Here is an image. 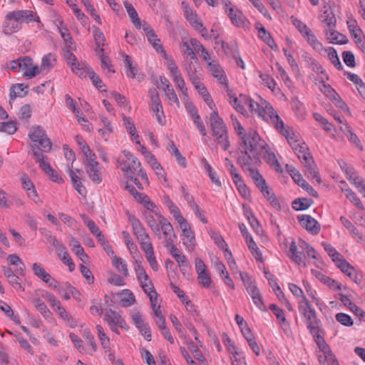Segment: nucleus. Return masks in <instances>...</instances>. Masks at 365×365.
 Returning <instances> with one entry per match:
<instances>
[{
    "mask_svg": "<svg viewBox=\"0 0 365 365\" xmlns=\"http://www.w3.org/2000/svg\"><path fill=\"white\" fill-rule=\"evenodd\" d=\"M35 308L41 314V315L47 320L52 319V313L48 309L46 304L40 299L34 300Z\"/></svg>",
    "mask_w": 365,
    "mask_h": 365,
    "instance_id": "052dcab7",
    "label": "nucleus"
},
{
    "mask_svg": "<svg viewBox=\"0 0 365 365\" xmlns=\"http://www.w3.org/2000/svg\"><path fill=\"white\" fill-rule=\"evenodd\" d=\"M262 150H257L250 153H245L242 156H237V163L242 170L247 173L253 180L257 188L261 187L267 182L262 175L257 170V167L261 165V156Z\"/></svg>",
    "mask_w": 365,
    "mask_h": 365,
    "instance_id": "39448f33",
    "label": "nucleus"
},
{
    "mask_svg": "<svg viewBox=\"0 0 365 365\" xmlns=\"http://www.w3.org/2000/svg\"><path fill=\"white\" fill-rule=\"evenodd\" d=\"M104 321L106 322L109 326L119 324V327L123 328L125 325V322L121 316L111 309L106 311L104 315Z\"/></svg>",
    "mask_w": 365,
    "mask_h": 365,
    "instance_id": "2f4dec72",
    "label": "nucleus"
},
{
    "mask_svg": "<svg viewBox=\"0 0 365 365\" xmlns=\"http://www.w3.org/2000/svg\"><path fill=\"white\" fill-rule=\"evenodd\" d=\"M142 29L145 32L148 41L152 45L153 48L156 51L157 53L161 54L165 58L167 57V53L160 42V38H158L154 30L150 27V26L145 21L142 23Z\"/></svg>",
    "mask_w": 365,
    "mask_h": 365,
    "instance_id": "ddd939ff",
    "label": "nucleus"
},
{
    "mask_svg": "<svg viewBox=\"0 0 365 365\" xmlns=\"http://www.w3.org/2000/svg\"><path fill=\"white\" fill-rule=\"evenodd\" d=\"M19 14L21 17V20L22 24H29L31 22H37L40 23V19L39 16L37 15V14L31 10H18Z\"/></svg>",
    "mask_w": 365,
    "mask_h": 365,
    "instance_id": "603ef678",
    "label": "nucleus"
},
{
    "mask_svg": "<svg viewBox=\"0 0 365 365\" xmlns=\"http://www.w3.org/2000/svg\"><path fill=\"white\" fill-rule=\"evenodd\" d=\"M7 261L11 265H16V268L15 272L16 274L24 276L25 274V265L21 258L16 254L9 255L7 257Z\"/></svg>",
    "mask_w": 365,
    "mask_h": 365,
    "instance_id": "09e8293b",
    "label": "nucleus"
},
{
    "mask_svg": "<svg viewBox=\"0 0 365 365\" xmlns=\"http://www.w3.org/2000/svg\"><path fill=\"white\" fill-rule=\"evenodd\" d=\"M113 265L115 267L116 270L121 273L123 277H127L129 274L128 265L126 262L121 257H118L116 255H113L111 257Z\"/></svg>",
    "mask_w": 365,
    "mask_h": 365,
    "instance_id": "8fccbe9b",
    "label": "nucleus"
},
{
    "mask_svg": "<svg viewBox=\"0 0 365 365\" xmlns=\"http://www.w3.org/2000/svg\"><path fill=\"white\" fill-rule=\"evenodd\" d=\"M21 26L16 22L15 20L7 13L5 16L4 21L2 25V31L6 35H11L18 32L21 29Z\"/></svg>",
    "mask_w": 365,
    "mask_h": 365,
    "instance_id": "a878e982",
    "label": "nucleus"
},
{
    "mask_svg": "<svg viewBox=\"0 0 365 365\" xmlns=\"http://www.w3.org/2000/svg\"><path fill=\"white\" fill-rule=\"evenodd\" d=\"M240 97V101L248 107L251 113L257 114L265 122L273 125L275 129L282 127V119L269 102L260 96L257 97L258 101L246 95L241 94Z\"/></svg>",
    "mask_w": 365,
    "mask_h": 365,
    "instance_id": "7ed1b4c3",
    "label": "nucleus"
},
{
    "mask_svg": "<svg viewBox=\"0 0 365 365\" xmlns=\"http://www.w3.org/2000/svg\"><path fill=\"white\" fill-rule=\"evenodd\" d=\"M210 123L215 141L222 150H227L230 146L227 130L223 120L219 116L216 110L210 113Z\"/></svg>",
    "mask_w": 365,
    "mask_h": 365,
    "instance_id": "423d86ee",
    "label": "nucleus"
},
{
    "mask_svg": "<svg viewBox=\"0 0 365 365\" xmlns=\"http://www.w3.org/2000/svg\"><path fill=\"white\" fill-rule=\"evenodd\" d=\"M324 250L328 255L331 258L332 261L335 263L336 266L342 271V259H341V254L330 244L322 242Z\"/></svg>",
    "mask_w": 365,
    "mask_h": 365,
    "instance_id": "f704fd0d",
    "label": "nucleus"
},
{
    "mask_svg": "<svg viewBox=\"0 0 365 365\" xmlns=\"http://www.w3.org/2000/svg\"><path fill=\"white\" fill-rule=\"evenodd\" d=\"M246 290L251 297L254 304L261 311L267 312V308L264 306L262 294L256 283L247 287Z\"/></svg>",
    "mask_w": 365,
    "mask_h": 365,
    "instance_id": "b1692460",
    "label": "nucleus"
},
{
    "mask_svg": "<svg viewBox=\"0 0 365 365\" xmlns=\"http://www.w3.org/2000/svg\"><path fill=\"white\" fill-rule=\"evenodd\" d=\"M101 60V67L104 73L106 74L114 73L115 70L113 69V65L108 58V56L103 54V53L97 52Z\"/></svg>",
    "mask_w": 365,
    "mask_h": 365,
    "instance_id": "e2e57ef3",
    "label": "nucleus"
},
{
    "mask_svg": "<svg viewBox=\"0 0 365 365\" xmlns=\"http://www.w3.org/2000/svg\"><path fill=\"white\" fill-rule=\"evenodd\" d=\"M29 139L36 144L39 150L45 153H48L51 150L52 144L50 139L48 138L45 130L41 125L32 126L28 133Z\"/></svg>",
    "mask_w": 365,
    "mask_h": 365,
    "instance_id": "6e6552de",
    "label": "nucleus"
},
{
    "mask_svg": "<svg viewBox=\"0 0 365 365\" xmlns=\"http://www.w3.org/2000/svg\"><path fill=\"white\" fill-rule=\"evenodd\" d=\"M182 230L181 240L187 252H192L195 247V237L194 232L186 220L178 223Z\"/></svg>",
    "mask_w": 365,
    "mask_h": 365,
    "instance_id": "f8f14e48",
    "label": "nucleus"
},
{
    "mask_svg": "<svg viewBox=\"0 0 365 365\" xmlns=\"http://www.w3.org/2000/svg\"><path fill=\"white\" fill-rule=\"evenodd\" d=\"M262 154L264 159L270 166H274L277 170L281 168L280 164L279 163L274 153L270 150L267 143L264 148L262 149Z\"/></svg>",
    "mask_w": 365,
    "mask_h": 365,
    "instance_id": "49530a36",
    "label": "nucleus"
},
{
    "mask_svg": "<svg viewBox=\"0 0 365 365\" xmlns=\"http://www.w3.org/2000/svg\"><path fill=\"white\" fill-rule=\"evenodd\" d=\"M180 52L183 56L190 57L191 60L197 61V56L193 51V48L190 43V38H183L182 41L179 45Z\"/></svg>",
    "mask_w": 365,
    "mask_h": 365,
    "instance_id": "a18cd8bd",
    "label": "nucleus"
},
{
    "mask_svg": "<svg viewBox=\"0 0 365 365\" xmlns=\"http://www.w3.org/2000/svg\"><path fill=\"white\" fill-rule=\"evenodd\" d=\"M298 308L307 329L319 349H324L325 350L327 349V342L324 339V331L322 329V322L317 318L314 309L310 305L308 300L305 299L302 303L298 304Z\"/></svg>",
    "mask_w": 365,
    "mask_h": 365,
    "instance_id": "20e7f679",
    "label": "nucleus"
},
{
    "mask_svg": "<svg viewBox=\"0 0 365 365\" xmlns=\"http://www.w3.org/2000/svg\"><path fill=\"white\" fill-rule=\"evenodd\" d=\"M129 220L133 227V235L137 238L140 248L148 247V245H152L149 235L140 222L134 216H130L129 217Z\"/></svg>",
    "mask_w": 365,
    "mask_h": 365,
    "instance_id": "9b49d317",
    "label": "nucleus"
},
{
    "mask_svg": "<svg viewBox=\"0 0 365 365\" xmlns=\"http://www.w3.org/2000/svg\"><path fill=\"white\" fill-rule=\"evenodd\" d=\"M289 173L293 180L301 187H302L304 190H306L309 195L317 197L318 193L310 185L302 176L298 170L295 168H291L287 170Z\"/></svg>",
    "mask_w": 365,
    "mask_h": 365,
    "instance_id": "6ab92c4d",
    "label": "nucleus"
},
{
    "mask_svg": "<svg viewBox=\"0 0 365 365\" xmlns=\"http://www.w3.org/2000/svg\"><path fill=\"white\" fill-rule=\"evenodd\" d=\"M303 37L307 40V43L317 52H321L323 51L324 48L322 44L317 40L315 35L311 31H308L307 34H305Z\"/></svg>",
    "mask_w": 365,
    "mask_h": 365,
    "instance_id": "bf43d9fd",
    "label": "nucleus"
},
{
    "mask_svg": "<svg viewBox=\"0 0 365 365\" xmlns=\"http://www.w3.org/2000/svg\"><path fill=\"white\" fill-rule=\"evenodd\" d=\"M221 3L225 13L227 15L233 26L238 28L246 26L247 21L246 16L230 0H222Z\"/></svg>",
    "mask_w": 365,
    "mask_h": 365,
    "instance_id": "1a4fd4ad",
    "label": "nucleus"
},
{
    "mask_svg": "<svg viewBox=\"0 0 365 365\" xmlns=\"http://www.w3.org/2000/svg\"><path fill=\"white\" fill-rule=\"evenodd\" d=\"M101 122L103 125L102 128L98 129L99 134L105 138V140H107L106 137L113 133V127L110 124V121L104 116H101Z\"/></svg>",
    "mask_w": 365,
    "mask_h": 365,
    "instance_id": "338daca9",
    "label": "nucleus"
},
{
    "mask_svg": "<svg viewBox=\"0 0 365 365\" xmlns=\"http://www.w3.org/2000/svg\"><path fill=\"white\" fill-rule=\"evenodd\" d=\"M276 130L286 138L294 153L297 155L301 163L305 166L312 178L318 183H321L322 180L317 168V165L312 156L309 152V148L306 143L303 140L297 139V136L289 127H285L284 122H282V127L276 128Z\"/></svg>",
    "mask_w": 365,
    "mask_h": 365,
    "instance_id": "f257e3e1",
    "label": "nucleus"
},
{
    "mask_svg": "<svg viewBox=\"0 0 365 365\" xmlns=\"http://www.w3.org/2000/svg\"><path fill=\"white\" fill-rule=\"evenodd\" d=\"M183 14L185 19L192 28L196 26V25L201 26L202 21L198 18L196 12L192 9H186Z\"/></svg>",
    "mask_w": 365,
    "mask_h": 365,
    "instance_id": "69168bd1",
    "label": "nucleus"
},
{
    "mask_svg": "<svg viewBox=\"0 0 365 365\" xmlns=\"http://www.w3.org/2000/svg\"><path fill=\"white\" fill-rule=\"evenodd\" d=\"M57 254L62 262L68 266L70 272H72L75 269V264L73 263L71 256L68 254V252L66 247L63 245L60 247L57 250Z\"/></svg>",
    "mask_w": 365,
    "mask_h": 365,
    "instance_id": "c03bdc74",
    "label": "nucleus"
},
{
    "mask_svg": "<svg viewBox=\"0 0 365 365\" xmlns=\"http://www.w3.org/2000/svg\"><path fill=\"white\" fill-rule=\"evenodd\" d=\"M289 258L297 264L306 266L304 261L305 256L302 252L298 251L297 246L294 241H292L289 245Z\"/></svg>",
    "mask_w": 365,
    "mask_h": 365,
    "instance_id": "473e14b6",
    "label": "nucleus"
},
{
    "mask_svg": "<svg viewBox=\"0 0 365 365\" xmlns=\"http://www.w3.org/2000/svg\"><path fill=\"white\" fill-rule=\"evenodd\" d=\"M70 247H71V250L79 257L82 262H86L88 257L86 254L80 242L76 238L71 237L70 241Z\"/></svg>",
    "mask_w": 365,
    "mask_h": 365,
    "instance_id": "3c124183",
    "label": "nucleus"
},
{
    "mask_svg": "<svg viewBox=\"0 0 365 365\" xmlns=\"http://www.w3.org/2000/svg\"><path fill=\"white\" fill-rule=\"evenodd\" d=\"M351 37L359 48L365 51V36L361 29L354 30L349 33Z\"/></svg>",
    "mask_w": 365,
    "mask_h": 365,
    "instance_id": "13d9d810",
    "label": "nucleus"
},
{
    "mask_svg": "<svg viewBox=\"0 0 365 365\" xmlns=\"http://www.w3.org/2000/svg\"><path fill=\"white\" fill-rule=\"evenodd\" d=\"M145 215L148 227L151 229V230L153 232L155 235L158 237V239H162L163 231L160 224V217L163 216L158 215V222H157L151 212L145 213Z\"/></svg>",
    "mask_w": 365,
    "mask_h": 365,
    "instance_id": "bb28decb",
    "label": "nucleus"
},
{
    "mask_svg": "<svg viewBox=\"0 0 365 365\" xmlns=\"http://www.w3.org/2000/svg\"><path fill=\"white\" fill-rule=\"evenodd\" d=\"M344 274L347 276L351 281L359 285L363 281V274L360 270L356 269L349 262L344 259Z\"/></svg>",
    "mask_w": 365,
    "mask_h": 365,
    "instance_id": "4be33fe9",
    "label": "nucleus"
},
{
    "mask_svg": "<svg viewBox=\"0 0 365 365\" xmlns=\"http://www.w3.org/2000/svg\"><path fill=\"white\" fill-rule=\"evenodd\" d=\"M231 120L236 133L240 138L237 156H242L245 153L248 154L252 152L262 150L266 145V142L260 138L255 130H250L245 132L243 126L233 115H231Z\"/></svg>",
    "mask_w": 365,
    "mask_h": 365,
    "instance_id": "f03ea898",
    "label": "nucleus"
},
{
    "mask_svg": "<svg viewBox=\"0 0 365 365\" xmlns=\"http://www.w3.org/2000/svg\"><path fill=\"white\" fill-rule=\"evenodd\" d=\"M141 249L145 252V257L151 269L153 271H157L158 269V264L154 255L153 245H148V247H145Z\"/></svg>",
    "mask_w": 365,
    "mask_h": 365,
    "instance_id": "4d7b16f0",
    "label": "nucleus"
},
{
    "mask_svg": "<svg viewBox=\"0 0 365 365\" xmlns=\"http://www.w3.org/2000/svg\"><path fill=\"white\" fill-rule=\"evenodd\" d=\"M120 304L123 307H128L135 302L133 293L129 289H124L120 293Z\"/></svg>",
    "mask_w": 365,
    "mask_h": 365,
    "instance_id": "5fc2aeb1",
    "label": "nucleus"
},
{
    "mask_svg": "<svg viewBox=\"0 0 365 365\" xmlns=\"http://www.w3.org/2000/svg\"><path fill=\"white\" fill-rule=\"evenodd\" d=\"M160 224L163 231V237L164 246L169 250V254L174 258H177L180 254V251L174 245L177 237L174 232L173 227L170 222L164 217H160Z\"/></svg>",
    "mask_w": 365,
    "mask_h": 365,
    "instance_id": "0eeeda50",
    "label": "nucleus"
},
{
    "mask_svg": "<svg viewBox=\"0 0 365 365\" xmlns=\"http://www.w3.org/2000/svg\"><path fill=\"white\" fill-rule=\"evenodd\" d=\"M297 220L302 227L312 235H317L320 231V225L311 215H302L297 217Z\"/></svg>",
    "mask_w": 365,
    "mask_h": 365,
    "instance_id": "aec40b11",
    "label": "nucleus"
},
{
    "mask_svg": "<svg viewBox=\"0 0 365 365\" xmlns=\"http://www.w3.org/2000/svg\"><path fill=\"white\" fill-rule=\"evenodd\" d=\"M269 308L275 315L280 326L286 325L287 319L284 311L275 304H271Z\"/></svg>",
    "mask_w": 365,
    "mask_h": 365,
    "instance_id": "774afa93",
    "label": "nucleus"
},
{
    "mask_svg": "<svg viewBox=\"0 0 365 365\" xmlns=\"http://www.w3.org/2000/svg\"><path fill=\"white\" fill-rule=\"evenodd\" d=\"M307 62L309 68L317 73L318 78L317 79H321L322 81L329 80V76L326 71L317 61L314 58H309Z\"/></svg>",
    "mask_w": 365,
    "mask_h": 365,
    "instance_id": "72a5a7b5",
    "label": "nucleus"
},
{
    "mask_svg": "<svg viewBox=\"0 0 365 365\" xmlns=\"http://www.w3.org/2000/svg\"><path fill=\"white\" fill-rule=\"evenodd\" d=\"M344 226L349 231L351 236L362 246L365 247V237L360 231L348 220L344 222Z\"/></svg>",
    "mask_w": 365,
    "mask_h": 365,
    "instance_id": "ea45409f",
    "label": "nucleus"
},
{
    "mask_svg": "<svg viewBox=\"0 0 365 365\" xmlns=\"http://www.w3.org/2000/svg\"><path fill=\"white\" fill-rule=\"evenodd\" d=\"M299 246L302 250H305L308 257L316 259V262H315L316 265L318 267H321L320 264H322V262L319 260V259L317 255L316 250L312 246H310L308 243H307L305 241H303V240L301 241V245Z\"/></svg>",
    "mask_w": 365,
    "mask_h": 365,
    "instance_id": "680f3d73",
    "label": "nucleus"
},
{
    "mask_svg": "<svg viewBox=\"0 0 365 365\" xmlns=\"http://www.w3.org/2000/svg\"><path fill=\"white\" fill-rule=\"evenodd\" d=\"M122 153L126 159L118 160V166L127 177L135 175L138 168L140 167V161L130 151L125 150Z\"/></svg>",
    "mask_w": 365,
    "mask_h": 365,
    "instance_id": "9d476101",
    "label": "nucleus"
},
{
    "mask_svg": "<svg viewBox=\"0 0 365 365\" xmlns=\"http://www.w3.org/2000/svg\"><path fill=\"white\" fill-rule=\"evenodd\" d=\"M327 81H322L321 79H315V83L318 85L319 89L331 101L336 102V104L339 103V101H337V97H339V96L329 84L326 83Z\"/></svg>",
    "mask_w": 365,
    "mask_h": 365,
    "instance_id": "393cba45",
    "label": "nucleus"
},
{
    "mask_svg": "<svg viewBox=\"0 0 365 365\" xmlns=\"http://www.w3.org/2000/svg\"><path fill=\"white\" fill-rule=\"evenodd\" d=\"M255 29L258 31L259 37L272 49L277 50V46L271 34L260 24H255Z\"/></svg>",
    "mask_w": 365,
    "mask_h": 365,
    "instance_id": "c85d7f7f",
    "label": "nucleus"
},
{
    "mask_svg": "<svg viewBox=\"0 0 365 365\" xmlns=\"http://www.w3.org/2000/svg\"><path fill=\"white\" fill-rule=\"evenodd\" d=\"M124 58L126 76L130 78H135L137 77L139 81H142L143 78V75L138 74V68L137 66L133 65L130 57L128 55L125 54Z\"/></svg>",
    "mask_w": 365,
    "mask_h": 365,
    "instance_id": "7c9ffc66",
    "label": "nucleus"
},
{
    "mask_svg": "<svg viewBox=\"0 0 365 365\" xmlns=\"http://www.w3.org/2000/svg\"><path fill=\"white\" fill-rule=\"evenodd\" d=\"M313 203L309 198H297L292 202V208L297 211L308 209Z\"/></svg>",
    "mask_w": 365,
    "mask_h": 365,
    "instance_id": "0e129e2a",
    "label": "nucleus"
},
{
    "mask_svg": "<svg viewBox=\"0 0 365 365\" xmlns=\"http://www.w3.org/2000/svg\"><path fill=\"white\" fill-rule=\"evenodd\" d=\"M93 38L96 42V51L103 53L104 49L103 48L105 42V36L103 33L98 27L93 26Z\"/></svg>",
    "mask_w": 365,
    "mask_h": 365,
    "instance_id": "6e6d98bb",
    "label": "nucleus"
},
{
    "mask_svg": "<svg viewBox=\"0 0 365 365\" xmlns=\"http://www.w3.org/2000/svg\"><path fill=\"white\" fill-rule=\"evenodd\" d=\"M56 26L61 37L64 42V48H76L75 42L70 34L68 29L64 26L62 19H58L56 21Z\"/></svg>",
    "mask_w": 365,
    "mask_h": 365,
    "instance_id": "5701e85b",
    "label": "nucleus"
},
{
    "mask_svg": "<svg viewBox=\"0 0 365 365\" xmlns=\"http://www.w3.org/2000/svg\"><path fill=\"white\" fill-rule=\"evenodd\" d=\"M84 166L88 176L93 183L99 184L102 182L99 163L86 165Z\"/></svg>",
    "mask_w": 365,
    "mask_h": 365,
    "instance_id": "c756f323",
    "label": "nucleus"
},
{
    "mask_svg": "<svg viewBox=\"0 0 365 365\" xmlns=\"http://www.w3.org/2000/svg\"><path fill=\"white\" fill-rule=\"evenodd\" d=\"M262 195L270 202L272 207L279 210L281 208L280 204L276 197L275 195L272 192V189L266 183L261 187L258 188Z\"/></svg>",
    "mask_w": 365,
    "mask_h": 365,
    "instance_id": "e433bc0d",
    "label": "nucleus"
},
{
    "mask_svg": "<svg viewBox=\"0 0 365 365\" xmlns=\"http://www.w3.org/2000/svg\"><path fill=\"white\" fill-rule=\"evenodd\" d=\"M345 173L347 180L365 197V184L356 170L351 166H348L345 169Z\"/></svg>",
    "mask_w": 365,
    "mask_h": 365,
    "instance_id": "a211bd4d",
    "label": "nucleus"
},
{
    "mask_svg": "<svg viewBox=\"0 0 365 365\" xmlns=\"http://www.w3.org/2000/svg\"><path fill=\"white\" fill-rule=\"evenodd\" d=\"M262 195L270 202L272 207L279 210L281 208L280 204L276 197L275 195L272 192V189L266 183L261 187L258 188Z\"/></svg>",
    "mask_w": 365,
    "mask_h": 365,
    "instance_id": "c9c22d12",
    "label": "nucleus"
},
{
    "mask_svg": "<svg viewBox=\"0 0 365 365\" xmlns=\"http://www.w3.org/2000/svg\"><path fill=\"white\" fill-rule=\"evenodd\" d=\"M344 135H346L347 140L353 145L355 148L359 149L360 151L364 150L363 145L357 136V135L352 130L351 128L346 124L345 130H344Z\"/></svg>",
    "mask_w": 365,
    "mask_h": 365,
    "instance_id": "a19ab883",
    "label": "nucleus"
},
{
    "mask_svg": "<svg viewBox=\"0 0 365 365\" xmlns=\"http://www.w3.org/2000/svg\"><path fill=\"white\" fill-rule=\"evenodd\" d=\"M123 125L125 126L127 132L130 135L131 140L136 144L140 143L139 135H138L133 121L130 117L123 116Z\"/></svg>",
    "mask_w": 365,
    "mask_h": 365,
    "instance_id": "37998d69",
    "label": "nucleus"
},
{
    "mask_svg": "<svg viewBox=\"0 0 365 365\" xmlns=\"http://www.w3.org/2000/svg\"><path fill=\"white\" fill-rule=\"evenodd\" d=\"M56 62V56L51 53L44 55L41 59V66H38L39 73H48L53 69Z\"/></svg>",
    "mask_w": 365,
    "mask_h": 365,
    "instance_id": "cd10ccee",
    "label": "nucleus"
},
{
    "mask_svg": "<svg viewBox=\"0 0 365 365\" xmlns=\"http://www.w3.org/2000/svg\"><path fill=\"white\" fill-rule=\"evenodd\" d=\"M124 6L132 23L136 29H140L142 26V24L138 18V13L135 8L128 1H125Z\"/></svg>",
    "mask_w": 365,
    "mask_h": 365,
    "instance_id": "864d4df0",
    "label": "nucleus"
},
{
    "mask_svg": "<svg viewBox=\"0 0 365 365\" xmlns=\"http://www.w3.org/2000/svg\"><path fill=\"white\" fill-rule=\"evenodd\" d=\"M149 96L150 98L151 105L150 110L154 113H158V111H163V106L161 103V101L159 97V94L155 89L150 90L148 92Z\"/></svg>",
    "mask_w": 365,
    "mask_h": 365,
    "instance_id": "de8ad7c7",
    "label": "nucleus"
},
{
    "mask_svg": "<svg viewBox=\"0 0 365 365\" xmlns=\"http://www.w3.org/2000/svg\"><path fill=\"white\" fill-rule=\"evenodd\" d=\"M344 74L356 86L360 96L365 99V84L361 78L357 74L351 72H344Z\"/></svg>",
    "mask_w": 365,
    "mask_h": 365,
    "instance_id": "58836bf2",
    "label": "nucleus"
},
{
    "mask_svg": "<svg viewBox=\"0 0 365 365\" xmlns=\"http://www.w3.org/2000/svg\"><path fill=\"white\" fill-rule=\"evenodd\" d=\"M32 150V155L35 159L36 163L38 164L39 168L46 174L48 172H51V166L48 160V157L44 155L43 151H41L39 148L35 144L30 145Z\"/></svg>",
    "mask_w": 365,
    "mask_h": 365,
    "instance_id": "f3484780",
    "label": "nucleus"
},
{
    "mask_svg": "<svg viewBox=\"0 0 365 365\" xmlns=\"http://www.w3.org/2000/svg\"><path fill=\"white\" fill-rule=\"evenodd\" d=\"M20 72L23 71V76L26 79H31L39 74L38 66L34 64L33 59L28 56L19 57Z\"/></svg>",
    "mask_w": 365,
    "mask_h": 365,
    "instance_id": "4468645a",
    "label": "nucleus"
},
{
    "mask_svg": "<svg viewBox=\"0 0 365 365\" xmlns=\"http://www.w3.org/2000/svg\"><path fill=\"white\" fill-rule=\"evenodd\" d=\"M168 69L170 71L171 78L175 83L176 87L181 91L182 95L187 96V88L185 82L173 60L170 59L168 61Z\"/></svg>",
    "mask_w": 365,
    "mask_h": 365,
    "instance_id": "2eb2a0df",
    "label": "nucleus"
},
{
    "mask_svg": "<svg viewBox=\"0 0 365 365\" xmlns=\"http://www.w3.org/2000/svg\"><path fill=\"white\" fill-rule=\"evenodd\" d=\"M207 66L212 76L217 79L219 83L227 87V78L219 62L217 60H214L212 62L209 61Z\"/></svg>",
    "mask_w": 365,
    "mask_h": 365,
    "instance_id": "412c9836",
    "label": "nucleus"
},
{
    "mask_svg": "<svg viewBox=\"0 0 365 365\" xmlns=\"http://www.w3.org/2000/svg\"><path fill=\"white\" fill-rule=\"evenodd\" d=\"M68 173L74 189L81 196H86L87 190L86 187L81 182V176L83 171L80 169H71L68 165Z\"/></svg>",
    "mask_w": 365,
    "mask_h": 365,
    "instance_id": "dca6fc26",
    "label": "nucleus"
},
{
    "mask_svg": "<svg viewBox=\"0 0 365 365\" xmlns=\"http://www.w3.org/2000/svg\"><path fill=\"white\" fill-rule=\"evenodd\" d=\"M29 86L24 83L13 84L9 89V97L14 100L16 97H24L28 93Z\"/></svg>",
    "mask_w": 365,
    "mask_h": 365,
    "instance_id": "4c0bfd02",
    "label": "nucleus"
},
{
    "mask_svg": "<svg viewBox=\"0 0 365 365\" xmlns=\"http://www.w3.org/2000/svg\"><path fill=\"white\" fill-rule=\"evenodd\" d=\"M164 204L168 208L170 212L173 215L178 223L182 222V221L185 220L182 215L180 209L169 197L167 196L164 197Z\"/></svg>",
    "mask_w": 365,
    "mask_h": 365,
    "instance_id": "79ce46f5",
    "label": "nucleus"
}]
</instances>
